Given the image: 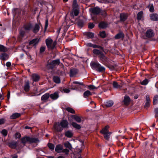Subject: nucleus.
<instances>
[{
	"instance_id": "1",
	"label": "nucleus",
	"mask_w": 158,
	"mask_h": 158,
	"mask_svg": "<svg viewBox=\"0 0 158 158\" xmlns=\"http://www.w3.org/2000/svg\"><path fill=\"white\" fill-rule=\"evenodd\" d=\"M69 123L66 120H62L60 122L55 123L54 125V129L57 131H60L62 128H67L68 127Z\"/></svg>"
},
{
	"instance_id": "2",
	"label": "nucleus",
	"mask_w": 158,
	"mask_h": 158,
	"mask_svg": "<svg viewBox=\"0 0 158 158\" xmlns=\"http://www.w3.org/2000/svg\"><path fill=\"white\" fill-rule=\"evenodd\" d=\"M73 10L70 13L71 16L72 17H74V16H77L79 13V6L77 4L76 0H74L73 4Z\"/></svg>"
},
{
	"instance_id": "3",
	"label": "nucleus",
	"mask_w": 158,
	"mask_h": 158,
	"mask_svg": "<svg viewBox=\"0 0 158 158\" xmlns=\"http://www.w3.org/2000/svg\"><path fill=\"white\" fill-rule=\"evenodd\" d=\"M46 43L48 49L49 50L53 49L56 45V41H53L50 38H48L46 40Z\"/></svg>"
},
{
	"instance_id": "4",
	"label": "nucleus",
	"mask_w": 158,
	"mask_h": 158,
	"mask_svg": "<svg viewBox=\"0 0 158 158\" xmlns=\"http://www.w3.org/2000/svg\"><path fill=\"white\" fill-rule=\"evenodd\" d=\"M91 66L92 69H96L97 71L99 72H104L105 70V69L104 67L102 66L99 63H91Z\"/></svg>"
},
{
	"instance_id": "5",
	"label": "nucleus",
	"mask_w": 158,
	"mask_h": 158,
	"mask_svg": "<svg viewBox=\"0 0 158 158\" xmlns=\"http://www.w3.org/2000/svg\"><path fill=\"white\" fill-rule=\"evenodd\" d=\"M38 141L37 139L25 137L21 139V142L24 145L27 143H36Z\"/></svg>"
},
{
	"instance_id": "6",
	"label": "nucleus",
	"mask_w": 158,
	"mask_h": 158,
	"mask_svg": "<svg viewBox=\"0 0 158 158\" xmlns=\"http://www.w3.org/2000/svg\"><path fill=\"white\" fill-rule=\"evenodd\" d=\"M90 11L94 15H98L101 12V10L98 7L91 8L89 9Z\"/></svg>"
},
{
	"instance_id": "7",
	"label": "nucleus",
	"mask_w": 158,
	"mask_h": 158,
	"mask_svg": "<svg viewBox=\"0 0 158 158\" xmlns=\"http://www.w3.org/2000/svg\"><path fill=\"white\" fill-rule=\"evenodd\" d=\"M63 149V146L61 144H58L56 146L55 151L58 153H61Z\"/></svg>"
},
{
	"instance_id": "8",
	"label": "nucleus",
	"mask_w": 158,
	"mask_h": 158,
	"mask_svg": "<svg viewBox=\"0 0 158 158\" xmlns=\"http://www.w3.org/2000/svg\"><path fill=\"white\" fill-rule=\"evenodd\" d=\"M71 117L74 119L78 123H80L81 121V117L76 115H72Z\"/></svg>"
},
{
	"instance_id": "9",
	"label": "nucleus",
	"mask_w": 158,
	"mask_h": 158,
	"mask_svg": "<svg viewBox=\"0 0 158 158\" xmlns=\"http://www.w3.org/2000/svg\"><path fill=\"white\" fill-rule=\"evenodd\" d=\"M30 87L29 83L28 81H27L25 82L24 86L23 89L26 92H28L29 91Z\"/></svg>"
},
{
	"instance_id": "10",
	"label": "nucleus",
	"mask_w": 158,
	"mask_h": 158,
	"mask_svg": "<svg viewBox=\"0 0 158 158\" xmlns=\"http://www.w3.org/2000/svg\"><path fill=\"white\" fill-rule=\"evenodd\" d=\"M78 72V70L76 69H71L70 72V77H73Z\"/></svg>"
},
{
	"instance_id": "11",
	"label": "nucleus",
	"mask_w": 158,
	"mask_h": 158,
	"mask_svg": "<svg viewBox=\"0 0 158 158\" xmlns=\"http://www.w3.org/2000/svg\"><path fill=\"white\" fill-rule=\"evenodd\" d=\"M40 28L39 25L36 24L34 26L32 27V30L34 33H36L39 31Z\"/></svg>"
},
{
	"instance_id": "12",
	"label": "nucleus",
	"mask_w": 158,
	"mask_h": 158,
	"mask_svg": "<svg viewBox=\"0 0 158 158\" xmlns=\"http://www.w3.org/2000/svg\"><path fill=\"white\" fill-rule=\"evenodd\" d=\"M150 18L152 20L158 21V15L156 14H152L150 15Z\"/></svg>"
},
{
	"instance_id": "13",
	"label": "nucleus",
	"mask_w": 158,
	"mask_h": 158,
	"mask_svg": "<svg viewBox=\"0 0 158 158\" xmlns=\"http://www.w3.org/2000/svg\"><path fill=\"white\" fill-rule=\"evenodd\" d=\"M50 98L52 100H56L59 97V94L58 92H55L53 94L50 95Z\"/></svg>"
},
{
	"instance_id": "14",
	"label": "nucleus",
	"mask_w": 158,
	"mask_h": 158,
	"mask_svg": "<svg viewBox=\"0 0 158 158\" xmlns=\"http://www.w3.org/2000/svg\"><path fill=\"white\" fill-rule=\"evenodd\" d=\"M39 40L37 38L32 40L29 42V45L35 46L39 42Z\"/></svg>"
},
{
	"instance_id": "15",
	"label": "nucleus",
	"mask_w": 158,
	"mask_h": 158,
	"mask_svg": "<svg viewBox=\"0 0 158 158\" xmlns=\"http://www.w3.org/2000/svg\"><path fill=\"white\" fill-rule=\"evenodd\" d=\"M73 135V133L71 131H67L65 133V135L68 138H71Z\"/></svg>"
},
{
	"instance_id": "16",
	"label": "nucleus",
	"mask_w": 158,
	"mask_h": 158,
	"mask_svg": "<svg viewBox=\"0 0 158 158\" xmlns=\"http://www.w3.org/2000/svg\"><path fill=\"white\" fill-rule=\"evenodd\" d=\"M146 102L145 105V107H148L150 104V101L149 96L148 95H147L146 96Z\"/></svg>"
},
{
	"instance_id": "17",
	"label": "nucleus",
	"mask_w": 158,
	"mask_h": 158,
	"mask_svg": "<svg viewBox=\"0 0 158 158\" xmlns=\"http://www.w3.org/2000/svg\"><path fill=\"white\" fill-rule=\"evenodd\" d=\"M18 143L16 142H12L9 143V146L11 148H15L17 147Z\"/></svg>"
},
{
	"instance_id": "18",
	"label": "nucleus",
	"mask_w": 158,
	"mask_h": 158,
	"mask_svg": "<svg viewBox=\"0 0 158 158\" xmlns=\"http://www.w3.org/2000/svg\"><path fill=\"white\" fill-rule=\"evenodd\" d=\"M50 97V94L48 93L45 94L43 95L41 98V100L43 101H44L47 100Z\"/></svg>"
},
{
	"instance_id": "19",
	"label": "nucleus",
	"mask_w": 158,
	"mask_h": 158,
	"mask_svg": "<svg viewBox=\"0 0 158 158\" xmlns=\"http://www.w3.org/2000/svg\"><path fill=\"white\" fill-rule=\"evenodd\" d=\"M100 60L103 62L105 63L107 62L108 59L102 53V55H101V56H100Z\"/></svg>"
},
{
	"instance_id": "20",
	"label": "nucleus",
	"mask_w": 158,
	"mask_h": 158,
	"mask_svg": "<svg viewBox=\"0 0 158 158\" xmlns=\"http://www.w3.org/2000/svg\"><path fill=\"white\" fill-rule=\"evenodd\" d=\"M130 101V98L128 96H125L124 97V102L125 105H127L129 104Z\"/></svg>"
},
{
	"instance_id": "21",
	"label": "nucleus",
	"mask_w": 158,
	"mask_h": 158,
	"mask_svg": "<svg viewBox=\"0 0 158 158\" xmlns=\"http://www.w3.org/2000/svg\"><path fill=\"white\" fill-rule=\"evenodd\" d=\"M64 146L69 149V150H71L72 149V147L71 143L68 141H67L64 143Z\"/></svg>"
},
{
	"instance_id": "22",
	"label": "nucleus",
	"mask_w": 158,
	"mask_h": 158,
	"mask_svg": "<svg viewBox=\"0 0 158 158\" xmlns=\"http://www.w3.org/2000/svg\"><path fill=\"white\" fill-rule=\"evenodd\" d=\"M93 53L94 54L98 55L99 57H100V56H101V55L103 53L101 52L99 50L96 49H94L93 50Z\"/></svg>"
},
{
	"instance_id": "23",
	"label": "nucleus",
	"mask_w": 158,
	"mask_h": 158,
	"mask_svg": "<svg viewBox=\"0 0 158 158\" xmlns=\"http://www.w3.org/2000/svg\"><path fill=\"white\" fill-rule=\"evenodd\" d=\"M32 77L33 81H36L39 80L40 77L36 74H33L32 75Z\"/></svg>"
},
{
	"instance_id": "24",
	"label": "nucleus",
	"mask_w": 158,
	"mask_h": 158,
	"mask_svg": "<svg viewBox=\"0 0 158 158\" xmlns=\"http://www.w3.org/2000/svg\"><path fill=\"white\" fill-rule=\"evenodd\" d=\"M124 37V35L122 32H120L117 34L114 37L116 39H118L120 38H123Z\"/></svg>"
},
{
	"instance_id": "25",
	"label": "nucleus",
	"mask_w": 158,
	"mask_h": 158,
	"mask_svg": "<svg viewBox=\"0 0 158 158\" xmlns=\"http://www.w3.org/2000/svg\"><path fill=\"white\" fill-rule=\"evenodd\" d=\"M32 28V25L31 24H28L24 26V29L26 31H29Z\"/></svg>"
},
{
	"instance_id": "26",
	"label": "nucleus",
	"mask_w": 158,
	"mask_h": 158,
	"mask_svg": "<svg viewBox=\"0 0 158 158\" xmlns=\"http://www.w3.org/2000/svg\"><path fill=\"white\" fill-rule=\"evenodd\" d=\"M8 58V55L3 53L0 55V59L3 60H7Z\"/></svg>"
},
{
	"instance_id": "27",
	"label": "nucleus",
	"mask_w": 158,
	"mask_h": 158,
	"mask_svg": "<svg viewBox=\"0 0 158 158\" xmlns=\"http://www.w3.org/2000/svg\"><path fill=\"white\" fill-rule=\"evenodd\" d=\"M146 36L149 38L153 36V31L151 30L148 31L146 33Z\"/></svg>"
},
{
	"instance_id": "28",
	"label": "nucleus",
	"mask_w": 158,
	"mask_h": 158,
	"mask_svg": "<svg viewBox=\"0 0 158 158\" xmlns=\"http://www.w3.org/2000/svg\"><path fill=\"white\" fill-rule=\"evenodd\" d=\"M109 127L108 126H106L104 128L102 131H101V132L103 134V135L106 134L108 132H109L108 131V128H109Z\"/></svg>"
},
{
	"instance_id": "29",
	"label": "nucleus",
	"mask_w": 158,
	"mask_h": 158,
	"mask_svg": "<svg viewBox=\"0 0 158 158\" xmlns=\"http://www.w3.org/2000/svg\"><path fill=\"white\" fill-rule=\"evenodd\" d=\"M71 125L74 128L76 129H79L81 128L80 125L75 122H72L71 123Z\"/></svg>"
},
{
	"instance_id": "30",
	"label": "nucleus",
	"mask_w": 158,
	"mask_h": 158,
	"mask_svg": "<svg viewBox=\"0 0 158 158\" xmlns=\"http://www.w3.org/2000/svg\"><path fill=\"white\" fill-rule=\"evenodd\" d=\"M20 115V114L19 113H15L10 116V118L11 119H15L19 117Z\"/></svg>"
},
{
	"instance_id": "31",
	"label": "nucleus",
	"mask_w": 158,
	"mask_h": 158,
	"mask_svg": "<svg viewBox=\"0 0 158 158\" xmlns=\"http://www.w3.org/2000/svg\"><path fill=\"white\" fill-rule=\"evenodd\" d=\"M91 95H92V94L89 90L86 91L83 94L84 97L85 98H87L88 97Z\"/></svg>"
},
{
	"instance_id": "32",
	"label": "nucleus",
	"mask_w": 158,
	"mask_h": 158,
	"mask_svg": "<svg viewBox=\"0 0 158 158\" xmlns=\"http://www.w3.org/2000/svg\"><path fill=\"white\" fill-rule=\"evenodd\" d=\"M127 18V15L124 13H122L120 14V19L121 21L125 20Z\"/></svg>"
},
{
	"instance_id": "33",
	"label": "nucleus",
	"mask_w": 158,
	"mask_h": 158,
	"mask_svg": "<svg viewBox=\"0 0 158 158\" xmlns=\"http://www.w3.org/2000/svg\"><path fill=\"white\" fill-rule=\"evenodd\" d=\"M143 12L141 11L139 12L137 14V19L138 20H140L143 16Z\"/></svg>"
},
{
	"instance_id": "34",
	"label": "nucleus",
	"mask_w": 158,
	"mask_h": 158,
	"mask_svg": "<svg viewBox=\"0 0 158 158\" xmlns=\"http://www.w3.org/2000/svg\"><path fill=\"white\" fill-rule=\"evenodd\" d=\"M54 81L56 83H59L60 82V80L58 77L54 76L53 78Z\"/></svg>"
},
{
	"instance_id": "35",
	"label": "nucleus",
	"mask_w": 158,
	"mask_h": 158,
	"mask_svg": "<svg viewBox=\"0 0 158 158\" xmlns=\"http://www.w3.org/2000/svg\"><path fill=\"white\" fill-rule=\"evenodd\" d=\"M106 23L104 22H101L99 24V27L101 28H105L106 27Z\"/></svg>"
},
{
	"instance_id": "36",
	"label": "nucleus",
	"mask_w": 158,
	"mask_h": 158,
	"mask_svg": "<svg viewBox=\"0 0 158 158\" xmlns=\"http://www.w3.org/2000/svg\"><path fill=\"white\" fill-rule=\"evenodd\" d=\"M113 86L114 88H118L121 87L120 85H119L116 82L114 81L113 83Z\"/></svg>"
},
{
	"instance_id": "37",
	"label": "nucleus",
	"mask_w": 158,
	"mask_h": 158,
	"mask_svg": "<svg viewBox=\"0 0 158 158\" xmlns=\"http://www.w3.org/2000/svg\"><path fill=\"white\" fill-rule=\"evenodd\" d=\"M65 109L68 111L72 114H74L75 113L74 110L71 108L69 107H67L65 108Z\"/></svg>"
},
{
	"instance_id": "38",
	"label": "nucleus",
	"mask_w": 158,
	"mask_h": 158,
	"mask_svg": "<svg viewBox=\"0 0 158 158\" xmlns=\"http://www.w3.org/2000/svg\"><path fill=\"white\" fill-rule=\"evenodd\" d=\"M111 134V132H108L106 134H104V136L106 140H108Z\"/></svg>"
},
{
	"instance_id": "39",
	"label": "nucleus",
	"mask_w": 158,
	"mask_h": 158,
	"mask_svg": "<svg viewBox=\"0 0 158 158\" xmlns=\"http://www.w3.org/2000/svg\"><path fill=\"white\" fill-rule=\"evenodd\" d=\"M149 9V11L151 12H152L154 11V7L152 4H150L148 6Z\"/></svg>"
},
{
	"instance_id": "40",
	"label": "nucleus",
	"mask_w": 158,
	"mask_h": 158,
	"mask_svg": "<svg viewBox=\"0 0 158 158\" xmlns=\"http://www.w3.org/2000/svg\"><path fill=\"white\" fill-rule=\"evenodd\" d=\"M48 146L49 148L51 150H53L54 149L55 145L53 144L50 143H49L48 144Z\"/></svg>"
},
{
	"instance_id": "41",
	"label": "nucleus",
	"mask_w": 158,
	"mask_h": 158,
	"mask_svg": "<svg viewBox=\"0 0 158 158\" xmlns=\"http://www.w3.org/2000/svg\"><path fill=\"white\" fill-rule=\"evenodd\" d=\"M113 104V102L110 101L107 102L106 103V106L107 107H111Z\"/></svg>"
},
{
	"instance_id": "42",
	"label": "nucleus",
	"mask_w": 158,
	"mask_h": 158,
	"mask_svg": "<svg viewBox=\"0 0 158 158\" xmlns=\"http://www.w3.org/2000/svg\"><path fill=\"white\" fill-rule=\"evenodd\" d=\"M158 102V95L154 96L153 99V103L154 104H156Z\"/></svg>"
},
{
	"instance_id": "43",
	"label": "nucleus",
	"mask_w": 158,
	"mask_h": 158,
	"mask_svg": "<svg viewBox=\"0 0 158 158\" xmlns=\"http://www.w3.org/2000/svg\"><path fill=\"white\" fill-rule=\"evenodd\" d=\"M0 51L3 52H6L7 51V49L3 45H0Z\"/></svg>"
},
{
	"instance_id": "44",
	"label": "nucleus",
	"mask_w": 158,
	"mask_h": 158,
	"mask_svg": "<svg viewBox=\"0 0 158 158\" xmlns=\"http://www.w3.org/2000/svg\"><path fill=\"white\" fill-rule=\"evenodd\" d=\"M59 63L60 60L59 59L53 60L52 62V64L53 65H58Z\"/></svg>"
},
{
	"instance_id": "45",
	"label": "nucleus",
	"mask_w": 158,
	"mask_h": 158,
	"mask_svg": "<svg viewBox=\"0 0 158 158\" xmlns=\"http://www.w3.org/2000/svg\"><path fill=\"white\" fill-rule=\"evenodd\" d=\"M69 150L65 148L64 149H63L61 152L64 153L65 155H68L69 154Z\"/></svg>"
},
{
	"instance_id": "46",
	"label": "nucleus",
	"mask_w": 158,
	"mask_h": 158,
	"mask_svg": "<svg viewBox=\"0 0 158 158\" xmlns=\"http://www.w3.org/2000/svg\"><path fill=\"white\" fill-rule=\"evenodd\" d=\"M148 82V80L145 79L141 82V84L143 85H146Z\"/></svg>"
},
{
	"instance_id": "47",
	"label": "nucleus",
	"mask_w": 158,
	"mask_h": 158,
	"mask_svg": "<svg viewBox=\"0 0 158 158\" xmlns=\"http://www.w3.org/2000/svg\"><path fill=\"white\" fill-rule=\"evenodd\" d=\"M79 84L80 85H84L83 84L82 82H79L77 81H74L73 82V84H72V86H73L74 87H75V86H74V84Z\"/></svg>"
},
{
	"instance_id": "48",
	"label": "nucleus",
	"mask_w": 158,
	"mask_h": 158,
	"mask_svg": "<svg viewBox=\"0 0 158 158\" xmlns=\"http://www.w3.org/2000/svg\"><path fill=\"white\" fill-rule=\"evenodd\" d=\"M100 35L102 38H104L106 37V34L104 31H102L100 32Z\"/></svg>"
},
{
	"instance_id": "49",
	"label": "nucleus",
	"mask_w": 158,
	"mask_h": 158,
	"mask_svg": "<svg viewBox=\"0 0 158 158\" xmlns=\"http://www.w3.org/2000/svg\"><path fill=\"white\" fill-rule=\"evenodd\" d=\"M61 90L62 92L66 93H68L70 92V90L69 89L66 88L63 89Z\"/></svg>"
},
{
	"instance_id": "50",
	"label": "nucleus",
	"mask_w": 158,
	"mask_h": 158,
	"mask_svg": "<svg viewBox=\"0 0 158 158\" xmlns=\"http://www.w3.org/2000/svg\"><path fill=\"white\" fill-rule=\"evenodd\" d=\"M21 136V134L19 133H16L14 135V137L16 139L20 138Z\"/></svg>"
},
{
	"instance_id": "51",
	"label": "nucleus",
	"mask_w": 158,
	"mask_h": 158,
	"mask_svg": "<svg viewBox=\"0 0 158 158\" xmlns=\"http://www.w3.org/2000/svg\"><path fill=\"white\" fill-rule=\"evenodd\" d=\"M87 35L89 38H93L94 36V34L90 32L87 33Z\"/></svg>"
},
{
	"instance_id": "52",
	"label": "nucleus",
	"mask_w": 158,
	"mask_h": 158,
	"mask_svg": "<svg viewBox=\"0 0 158 158\" xmlns=\"http://www.w3.org/2000/svg\"><path fill=\"white\" fill-rule=\"evenodd\" d=\"M1 133L3 135L6 136L7 134V132L6 130L3 129L1 131Z\"/></svg>"
},
{
	"instance_id": "53",
	"label": "nucleus",
	"mask_w": 158,
	"mask_h": 158,
	"mask_svg": "<svg viewBox=\"0 0 158 158\" xmlns=\"http://www.w3.org/2000/svg\"><path fill=\"white\" fill-rule=\"evenodd\" d=\"M48 26V19H46L45 21V26L44 28V32H45Z\"/></svg>"
},
{
	"instance_id": "54",
	"label": "nucleus",
	"mask_w": 158,
	"mask_h": 158,
	"mask_svg": "<svg viewBox=\"0 0 158 158\" xmlns=\"http://www.w3.org/2000/svg\"><path fill=\"white\" fill-rule=\"evenodd\" d=\"M78 26L80 27H82L84 25V23L82 21H80L78 23Z\"/></svg>"
},
{
	"instance_id": "55",
	"label": "nucleus",
	"mask_w": 158,
	"mask_h": 158,
	"mask_svg": "<svg viewBox=\"0 0 158 158\" xmlns=\"http://www.w3.org/2000/svg\"><path fill=\"white\" fill-rule=\"evenodd\" d=\"M94 27V24L92 23H89V24L88 27L89 28L92 29Z\"/></svg>"
},
{
	"instance_id": "56",
	"label": "nucleus",
	"mask_w": 158,
	"mask_h": 158,
	"mask_svg": "<svg viewBox=\"0 0 158 158\" xmlns=\"http://www.w3.org/2000/svg\"><path fill=\"white\" fill-rule=\"evenodd\" d=\"M45 48L44 47H42L40 48V52L42 53L45 51Z\"/></svg>"
},
{
	"instance_id": "57",
	"label": "nucleus",
	"mask_w": 158,
	"mask_h": 158,
	"mask_svg": "<svg viewBox=\"0 0 158 158\" xmlns=\"http://www.w3.org/2000/svg\"><path fill=\"white\" fill-rule=\"evenodd\" d=\"M88 88L89 89H94L96 88L95 86L93 85H90L88 86Z\"/></svg>"
},
{
	"instance_id": "58",
	"label": "nucleus",
	"mask_w": 158,
	"mask_h": 158,
	"mask_svg": "<svg viewBox=\"0 0 158 158\" xmlns=\"http://www.w3.org/2000/svg\"><path fill=\"white\" fill-rule=\"evenodd\" d=\"M155 116L156 117H158V108H156L155 109Z\"/></svg>"
},
{
	"instance_id": "59",
	"label": "nucleus",
	"mask_w": 158,
	"mask_h": 158,
	"mask_svg": "<svg viewBox=\"0 0 158 158\" xmlns=\"http://www.w3.org/2000/svg\"><path fill=\"white\" fill-rule=\"evenodd\" d=\"M5 120L4 118H1L0 119V125L4 123Z\"/></svg>"
},
{
	"instance_id": "60",
	"label": "nucleus",
	"mask_w": 158,
	"mask_h": 158,
	"mask_svg": "<svg viewBox=\"0 0 158 158\" xmlns=\"http://www.w3.org/2000/svg\"><path fill=\"white\" fill-rule=\"evenodd\" d=\"M101 14L104 17H105L107 15V14L105 11H103L101 12Z\"/></svg>"
},
{
	"instance_id": "61",
	"label": "nucleus",
	"mask_w": 158,
	"mask_h": 158,
	"mask_svg": "<svg viewBox=\"0 0 158 158\" xmlns=\"http://www.w3.org/2000/svg\"><path fill=\"white\" fill-rule=\"evenodd\" d=\"M20 34L22 36H23L25 34V32L23 31H20Z\"/></svg>"
},
{
	"instance_id": "62",
	"label": "nucleus",
	"mask_w": 158,
	"mask_h": 158,
	"mask_svg": "<svg viewBox=\"0 0 158 158\" xmlns=\"http://www.w3.org/2000/svg\"><path fill=\"white\" fill-rule=\"evenodd\" d=\"M93 44H92V43H88L87 44H86V46H88V47H93Z\"/></svg>"
},
{
	"instance_id": "63",
	"label": "nucleus",
	"mask_w": 158,
	"mask_h": 158,
	"mask_svg": "<svg viewBox=\"0 0 158 158\" xmlns=\"http://www.w3.org/2000/svg\"><path fill=\"white\" fill-rule=\"evenodd\" d=\"M101 47L100 46H98L96 44H93V48H100Z\"/></svg>"
},
{
	"instance_id": "64",
	"label": "nucleus",
	"mask_w": 158,
	"mask_h": 158,
	"mask_svg": "<svg viewBox=\"0 0 158 158\" xmlns=\"http://www.w3.org/2000/svg\"><path fill=\"white\" fill-rule=\"evenodd\" d=\"M11 63L10 62H8L6 63V66L7 67H9L11 65Z\"/></svg>"
}]
</instances>
